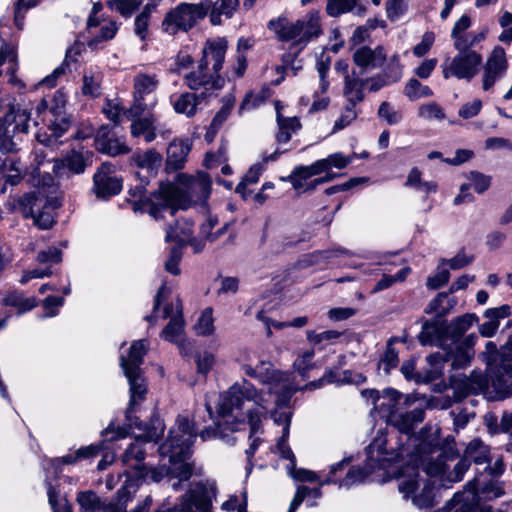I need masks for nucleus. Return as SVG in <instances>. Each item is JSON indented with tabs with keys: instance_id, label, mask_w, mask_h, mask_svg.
Wrapping results in <instances>:
<instances>
[{
	"instance_id": "obj_1",
	"label": "nucleus",
	"mask_w": 512,
	"mask_h": 512,
	"mask_svg": "<svg viewBox=\"0 0 512 512\" xmlns=\"http://www.w3.org/2000/svg\"><path fill=\"white\" fill-rule=\"evenodd\" d=\"M268 402L265 395L246 380L233 384L219 396L218 415L235 420L230 432L240 430L247 419L251 439L250 446L245 451L248 459L253 457L261 442L256 435L262 432V420L266 418Z\"/></svg>"
},
{
	"instance_id": "obj_2",
	"label": "nucleus",
	"mask_w": 512,
	"mask_h": 512,
	"mask_svg": "<svg viewBox=\"0 0 512 512\" xmlns=\"http://www.w3.org/2000/svg\"><path fill=\"white\" fill-rule=\"evenodd\" d=\"M395 452L403 451L398 459L409 457L411 466L402 469L397 475L398 490L405 499H411L414 506L419 509H428L434 505L433 486L429 480L420 477L418 468L422 469L427 475L432 477L442 476L446 473L447 465L441 457L426 462L425 455L432 452L431 445L422 442L418 444L412 452L404 444H399L394 448Z\"/></svg>"
},
{
	"instance_id": "obj_3",
	"label": "nucleus",
	"mask_w": 512,
	"mask_h": 512,
	"mask_svg": "<svg viewBox=\"0 0 512 512\" xmlns=\"http://www.w3.org/2000/svg\"><path fill=\"white\" fill-rule=\"evenodd\" d=\"M197 437V428L188 418L179 416L174 427L169 432L167 440L159 447L162 457H167L169 466H163L159 471H152V479L159 482L164 475L188 480L193 473L192 464L188 462L190 448Z\"/></svg>"
},
{
	"instance_id": "obj_4",
	"label": "nucleus",
	"mask_w": 512,
	"mask_h": 512,
	"mask_svg": "<svg viewBox=\"0 0 512 512\" xmlns=\"http://www.w3.org/2000/svg\"><path fill=\"white\" fill-rule=\"evenodd\" d=\"M143 183L129 189V202L134 212H146L155 220L164 217L165 212L173 216L177 210L189 208L193 202L192 196L188 197L178 186L172 183H161L159 188L145 196Z\"/></svg>"
},
{
	"instance_id": "obj_5",
	"label": "nucleus",
	"mask_w": 512,
	"mask_h": 512,
	"mask_svg": "<svg viewBox=\"0 0 512 512\" xmlns=\"http://www.w3.org/2000/svg\"><path fill=\"white\" fill-rule=\"evenodd\" d=\"M391 440L388 439L387 434L379 432L366 449L367 460L365 466L363 468L352 467L342 481L341 486L349 487L361 483L375 470L386 469L392 462L398 460L403 451L395 452L394 447L387 449L386 446Z\"/></svg>"
},
{
	"instance_id": "obj_6",
	"label": "nucleus",
	"mask_w": 512,
	"mask_h": 512,
	"mask_svg": "<svg viewBox=\"0 0 512 512\" xmlns=\"http://www.w3.org/2000/svg\"><path fill=\"white\" fill-rule=\"evenodd\" d=\"M268 28L279 40L291 42L299 51L322 33L320 16L317 13H309L295 22L285 18L271 20Z\"/></svg>"
},
{
	"instance_id": "obj_7",
	"label": "nucleus",
	"mask_w": 512,
	"mask_h": 512,
	"mask_svg": "<svg viewBox=\"0 0 512 512\" xmlns=\"http://www.w3.org/2000/svg\"><path fill=\"white\" fill-rule=\"evenodd\" d=\"M136 490L133 481H126L118 490L114 503L103 502L93 491L80 492L77 495V502L82 512H125L126 505L132 500ZM151 502V498L147 497L133 512H148Z\"/></svg>"
},
{
	"instance_id": "obj_8",
	"label": "nucleus",
	"mask_w": 512,
	"mask_h": 512,
	"mask_svg": "<svg viewBox=\"0 0 512 512\" xmlns=\"http://www.w3.org/2000/svg\"><path fill=\"white\" fill-rule=\"evenodd\" d=\"M385 394L388 401L380 404V410L386 412L387 423L395 427L401 434L406 435L407 440H412L411 435L415 426L424 420V409L415 407L407 411L403 405L408 403V397L402 403L403 396L399 392L388 389L385 390Z\"/></svg>"
},
{
	"instance_id": "obj_9",
	"label": "nucleus",
	"mask_w": 512,
	"mask_h": 512,
	"mask_svg": "<svg viewBox=\"0 0 512 512\" xmlns=\"http://www.w3.org/2000/svg\"><path fill=\"white\" fill-rule=\"evenodd\" d=\"M8 111L0 117V149L4 153L17 150L19 135L29 129L31 107L24 103H7Z\"/></svg>"
},
{
	"instance_id": "obj_10",
	"label": "nucleus",
	"mask_w": 512,
	"mask_h": 512,
	"mask_svg": "<svg viewBox=\"0 0 512 512\" xmlns=\"http://www.w3.org/2000/svg\"><path fill=\"white\" fill-rule=\"evenodd\" d=\"M243 370L246 375L259 379L263 383L270 384L269 392L281 393L285 399L290 398L292 394L301 389L288 383V374L272 370V365L269 362L262 361L255 368L250 365H244ZM324 384V380L321 377L316 381L309 382L302 389L315 390Z\"/></svg>"
},
{
	"instance_id": "obj_11",
	"label": "nucleus",
	"mask_w": 512,
	"mask_h": 512,
	"mask_svg": "<svg viewBox=\"0 0 512 512\" xmlns=\"http://www.w3.org/2000/svg\"><path fill=\"white\" fill-rule=\"evenodd\" d=\"M496 344L488 341L485 350L479 358L486 364L490 374L491 387L495 393V400H504L512 397V368L502 367L496 357Z\"/></svg>"
},
{
	"instance_id": "obj_12",
	"label": "nucleus",
	"mask_w": 512,
	"mask_h": 512,
	"mask_svg": "<svg viewBox=\"0 0 512 512\" xmlns=\"http://www.w3.org/2000/svg\"><path fill=\"white\" fill-rule=\"evenodd\" d=\"M207 12L208 6L204 3H180L166 14L162 22V28L171 35L178 31H188L196 25L198 20L203 19Z\"/></svg>"
},
{
	"instance_id": "obj_13",
	"label": "nucleus",
	"mask_w": 512,
	"mask_h": 512,
	"mask_svg": "<svg viewBox=\"0 0 512 512\" xmlns=\"http://www.w3.org/2000/svg\"><path fill=\"white\" fill-rule=\"evenodd\" d=\"M160 80L155 73L138 72L133 78V103L129 112L138 117L150 111L156 104L154 93Z\"/></svg>"
},
{
	"instance_id": "obj_14",
	"label": "nucleus",
	"mask_w": 512,
	"mask_h": 512,
	"mask_svg": "<svg viewBox=\"0 0 512 512\" xmlns=\"http://www.w3.org/2000/svg\"><path fill=\"white\" fill-rule=\"evenodd\" d=\"M65 104L64 94L57 91L46 115L47 128L50 131V135L38 133L37 138L39 142L51 145L68 130L70 121L65 112Z\"/></svg>"
},
{
	"instance_id": "obj_15",
	"label": "nucleus",
	"mask_w": 512,
	"mask_h": 512,
	"mask_svg": "<svg viewBox=\"0 0 512 512\" xmlns=\"http://www.w3.org/2000/svg\"><path fill=\"white\" fill-rule=\"evenodd\" d=\"M482 61V56L478 52H458L453 58H447L441 64L443 77L471 81L477 75Z\"/></svg>"
},
{
	"instance_id": "obj_16",
	"label": "nucleus",
	"mask_w": 512,
	"mask_h": 512,
	"mask_svg": "<svg viewBox=\"0 0 512 512\" xmlns=\"http://www.w3.org/2000/svg\"><path fill=\"white\" fill-rule=\"evenodd\" d=\"M184 80L191 90H202L199 95L205 99L222 89L225 83L224 78L220 74L202 67L200 63L196 70L184 76Z\"/></svg>"
},
{
	"instance_id": "obj_17",
	"label": "nucleus",
	"mask_w": 512,
	"mask_h": 512,
	"mask_svg": "<svg viewBox=\"0 0 512 512\" xmlns=\"http://www.w3.org/2000/svg\"><path fill=\"white\" fill-rule=\"evenodd\" d=\"M474 354V351L466 350L455 343L454 348L446 353L445 358L439 353L429 355L427 360L432 365L433 369L429 372L428 380H434L442 374L443 363L445 361H451L453 369L466 368L470 365Z\"/></svg>"
},
{
	"instance_id": "obj_18",
	"label": "nucleus",
	"mask_w": 512,
	"mask_h": 512,
	"mask_svg": "<svg viewBox=\"0 0 512 512\" xmlns=\"http://www.w3.org/2000/svg\"><path fill=\"white\" fill-rule=\"evenodd\" d=\"M450 385L456 397L461 399L486 391L489 387V378L482 371L473 370L469 376L462 373L452 375Z\"/></svg>"
},
{
	"instance_id": "obj_19",
	"label": "nucleus",
	"mask_w": 512,
	"mask_h": 512,
	"mask_svg": "<svg viewBox=\"0 0 512 512\" xmlns=\"http://www.w3.org/2000/svg\"><path fill=\"white\" fill-rule=\"evenodd\" d=\"M122 189V179L116 175L115 166L109 162L102 163L93 177V191L97 197H110Z\"/></svg>"
},
{
	"instance_id": "obj_20",
	"label": "nucleus",
	"mask_w": 512,
	"mask_h": 512,
	"mask_svg": "<svg viewBox=\"0 0 512 512\" xmlns=\"http://www.w3.org/2000/svg\"><path fill=\"white\" fill-rule=\"evenodd\" d=\"M508 62L506 53L500 46H496L488 56L482 74V88L484 91L492 89L506 73Z\"/></svg>"
},
{
	"instance_id": "obj_21",
	"label": "nucleus",
	"mask_w": 512,
	"mask_h": 512,
	"mask_svg": "<svg viewBox=\"0 0 512 512\" xmlns=\"http://www.w3.org/2000/svg\"><path fill=\"white\" fill-rule=\"evenodd\" d=\"M354 64L363 71L375 70L388 62L387 52L381 45L372 48L362 45L354 49L352 54Z\"/></svg>"
},
{
	"instance_id": "obj_22",
	"label": "nucleus",
	"mask_w": 512,
	"mask_h": 512,
	"mask_svg": "<svg viewBox=\"0 0 512 512\" xmlns=\"http://www.w3.org/2000/svg\"><path fill=\"white\" fill-rule=\"evenodd\" d=\"M163 318H169V323L162 330L160 336L162 339L179 343L184 332V320L182 316V305L179 299L175 303L165 306L163 310Z\"/></svg>"
},
{
	"instance_id": "obj_23",
	"label": "nucleus",
	"mask_w": 512,
	"mask_h": 512,
	"mask_svg": "<svg viewBox=\"0 0 512 512\" xmlns=\"http://www.w3.org/2000/svg\"><path fill=\"white\" fill-rule=\"evenodd\" d=\"M403 66L400 62V56L393 54L389 57L388 62L382 73L376 74L365 81L371 92H377L383 87L399 81L402 77Z\"/></svg>"
},
{
	"instance_id": "obj_24",
	"label": "nucleus",
	"mask_w": 512,
	"mask_h": 512,
	"mask_svg": "<svg viewBox=\"0 0 512 512\" xmlns=\"http://www.w3.org/2000/svg\"><path fill=\"white\" fill-rule=\"evenodd\" d=\"M478 479L469 481L463 491L454 494L442 512H472L478 502Z\"/></svg>"
},
{
	"instance_id": "obj_25",
	"label": "nucleus",
	"mask_w": 512,
	"mask_h": 512,
	"mask_svg": "<svg viewBox=\"0 0 512 512\" xmlns=\"http://www.w3.org/2000/svg\"><path fill=\"white\" fill-rule=\"evenodd\" d=\"M228 44L225 38H217L206 42L203 56L200 60L202 67L219 74L223 67Z\"/></svg>"
},
{
	"instance_id": "obj_26",
	"label": "nucleus",
	"mask_w": 512,
	"mask_h": 512,
	"mask_svg": "<svg viewBox=\"0 0 512 512\" xmlns=\"http://www.w3.org/2000/svg\"><path fill=\"white\" fill-rule=\"evenodd\" d=\"M117 32L115 22L110 20H99L91 15L87 22L88 40L87 45L90 48L96 49L105 41L114 38Z\"/></svg>"
},
{
	"instance_id": "obj_27",
	"label": "nucleus",
	"mask_w": 512,
	"mask_h": 512,
	"mask_svg": "<svg viewBox=\"0 0 512 512\" xmlns=\"http://www.w3.org/2000/svg\"><path fill=\"white\" fill-rule=\"evenodd\" d=\"M135 371L134 369L128 368V370L124 372L130 386V400L126 410V417L130 421L132 420V413L136 411V406L145 399L147 393V385L142 376V371Z\"/></svg>"
},
{
	"instance_id": "obj_28",
	"label": "nucleus",
	"mask_w": 512,
	"mask_h": 512,
	"mask_svg": "<svg viewBox=\"0 0 512 512\" xmlns=\"http://www.w3.org/2000/svg\"><path fill=\"white\" fill-rule=\"evenodd\" d=\"M283 105L280 101H275L276 121L278 125V133L276 134V141L278 144L288 143L293 133H296L301 128V123L296 116L285 117L281 110Z\"/></svg>"
},
{
	"instance_id": "obj_29",
	"label": "nucleus",
	"mask_w": 512,
	"mask_h": 512,
	"mask_svg": "<svg viewBox=\"0 0 512 512\" xmlns=\"http://www.w3.org/2000/svg\"><path fill=\"white\" fill-rule=\"evenodd\" d=\"M87 164L84 155L78 151H71L62 159L54 164V171L58 176H64L67 173L81 174L85 171Z\"/></svg>"
},
{
	"instance_id": "obj_30",
	"label": "nucleus",
	"mask_w": 512,
	"mask_h": 512,
	"mask_svg": "<svg viewBox=\"0 0 512 512\" xmlns=\"http://www.w3.org/2000/svg\"><path fill=\"white\" fill-rule=\"evenodd\" d=\"M336 174H327L323 177H319L310 180L309 176L304 172L301 166L296 167L292 174L289 176V181L295 190L301 192L313 191L318 185L332 181Z\"/></svg>"
},
{
	"instance_id": "obj_31",
	"label": "nucleus",
	"mask_w": 512,
	"mask_h": 512,
	"mask_svg": "<svg viewBox=\"0 0 512 512\" xmlns=\"http://www.w3.org/2000/svg\"><path fill=\"white\" fill-rule=\"evenodd\" d=\"M162 160V155L155 149L138 151L131 156V162L135 166L151 174H155L158 171L162 165Z\"/></svg>"
},
{
	"instance_id": "obj_32",
	"label": "nucleus",
	"mask_w": 512,
	"mask_h": 512,
	"mask_svg": "<svg viewBox=\"0 0 512 512\" xmlns=\"http://www.w3.org/2000/svg\"><path fill=\"white\" fill-rule=\"evenodd\" d=\"M191 150L189 140L174 139L167 148V162L174 169H181Z\"/></svg>"
},
{
	"instance_id": "obj_33",
	"label": "nucleus",
	"mask_w": 512,
	"mask_h": 512,
	"mask_svg": "<svg viewBox=\"0 0 512 512\" xmlns=\"http://www.w3.org/2000/svg\"><path fill=\"white\" fill-rule=\"evenodd\" d=\"M146 352L147 343L144 340L134 341L130 347L128 357L123 355L120 357V366L123 372H126L128 368L136 370L135 372L142 371L140 366Z\"/></svg>"
},
{
	"instance_id": "obj_34",
	"label": "nucleus",
	"mask_w": 512,
	"mask_h": 512,
	"mask_svg": "<svg viewBox=\"0 0 512 512\" xmlns=\"http://www.w3.org/2000/svg\"><path fill=\"white\" fill-rule=\"evenodd\" d=\"M96 147L100 152L113 157L121 154H127L130 151V148L122 139L108 134L98 135L96 138Z\"/></svg>"
},
{
	"instance_id": "obj_35",
	"label": "nucleus",
	"mask_w": 512,
	"mask_h": 512,
	"mask_svg": "<svg viewBox=\"0 0 512 512\" xmlns=\"http://www.w3.org/2000/svg\"><path fill=\"white\" fill-rule=\"evenodd\" d=\"M37 198L34 195L27 194L20 200L22 212L25 217L34 218L35 223L42 229H48L53 224V218L49 213L36 214L34 206L36 205Z\"/></svg>"
},
{
	"instance_id": "obj_36",
	"label": "nucleus",
	"mask_w": 512,
	"mask_h": 512,
	"mask_svg": "<svg viewBox=\"0 0 512 512\" xmlns=\"http://www.w3.org/2000/svg\"><path fill=\"white\" fill-rule=\"evenodd\" d=\"M203 100L205 98L199 94L186 92L172 99V105L176 113L192 117L196 114L197 107Z\"/></svg>"
},
{
	"instance_id": "obj_37",
	"label": "nucleus",
	"mask_w": 512,
	"mask_h": 512,
	"mask_svg": "<svg viewBox=\"0 0 512 512\" xmlns=\"http://www.w3.org/2000/svg\"><path fill=\"white\" fill-rule=\"evenodd\" d=\"M490 452V447L487 444L481 439L475 438L467 444L463 457L470 463L473 461L475 464L482 465L490 462Z\"/></svg>"
},
{
	"instance_id": "obj_38",
	"label": "nucleus",
	"mask_w": 512,
	"mask_h": 512,
	"mask_svg": "<svg viewBox=\"0 0 512 512\" xmlns=\"http://www.w3.org/2000/svg\"><path fill=\"white\" fill-rule=\"evenodd\" d=\"M487 32V28L469 31L468 33L453 40V46L458 52H476L473 48L486 39Z\"/></svg>"
},
{
	"instance_id": "obj_39",
	"label": "nucleus",
	"mask_w": 512,
	"mask_h": 512,
	"mask_svg": "<svg viewBox=\"0 0 512 512\" xmlns=\"http://www.w3.org/2000/svg\"><path fill=\"white\" fill-rule=\"evenodd\" d=\"M193 235V223L187 219L178 220L176 226H169L166 231L165 240L167 242L175 241L183 246L188 244Z\"/></svg>"
},
{
	"instance_id": "obj_40",
	"label": "nucleus",
	"mask_w": 512,
	"mask_h": 512,
	"mask_svg": "<svg viewBox=\"0 0 512 512\" xmlns=\"http://www.w3.org/2000/svg\"><path fill=\"white\" fill-rule=\"evenodd\" d=\"M239 8L238 0H217L213 3L210 11V22L212 25H221L222 17L230 19Z\"/></svg>"
},
{
	"instance_id": "obj_41",
	"label": "nucleus",
	"mask_w": 512,
	"mask_h": 512,
	"mask_svg": "<svg viewBox=\"0 0 512 512\" xmlns=\"http://www.w3.org/2000/svg\"><path fill=\"white\" fill-rule=\"evenodd\" d=\"M364 86L365 81L358 78L354 72L351 75H346L343 92L348 103L356 105L364 100Z\"/></svg>"
},
{
	"instance_id": "obj_42",
	"label": "nucleus",
	"mask_w": 512,
	"mask_h": 512,
	"mask_svg": "<svg viewBox=\"0 0 512 512\" xmlns=\"http://www.w3.org/2000/svg\"><path fill=\"white\" fill-rule=\"evenodd\" d=\"M225 420L218 423L215 428L207 427L202 430L199 434L203 441L219 438L227 444H233L234 438H230L226 431H230V428L235 424V420L232 417H223Z\"/></svg>"
},
{
	"instance_id": "obj_43",
	"label": "nucleus",
	"mask_w": 512,
	"mask_h": 512,
	"mask_svg": "<svg viewBox=\"0 0 512 512\" xmlns=\"http://www.w3.org/2000/svg\"><path fill=\"white\" fill-rule=\"evenodd\" d=\"M354 9H356L355 14L357 15L365 13V8L361 5L357 6L356 0H327L326 12L331 17H338Z\"/></svg>"
},
{
	"instance_id": "obj_44",
	"label": "nucleus",
	"mask_w": 512,
	"mask_h": 512,
	"mask_svg": "<svg viewBox=\"0 0 512 512\" xmlns=\"http://www.w3.org/2000/svg\"><path fill=\"white\" fill-rule=\"evenodd\" d=\"M284 429L282 432V436L278 441L277 449L280 454V457L289 461L286 468L293 469L296 464V458L291 450L290 446L287 444V439L289 437V427L290 420L288 416L283 415Z\"/></svg>"
},
{
	"instance_id": "obj_45",
	"label": "nucleus",
	"mask_w": 512,
	"mask_h": 512,
	"mask_svg": "<svg viewBox=\"0 0 512 512\" xmlns=\"http://www.w3.org/2000/svg\"><path fill=\"white\" fill-rule=\"evenodd\" d=\"M144 440L136 439L123 454V462L133 468H139L145 458Z\"/></svg>"
},
{
	"instance_id": "obj_46",
	"label": "nucleus",
	"mask_w": 512,
	"mask_h": 512,
	"mask_svg": "<svg viewBox=\"0 0 512 512\" xmlns=\"http://www.w3.org/2000/svg\"><path fill=\"white\" fill-rule=\"evenodd\" d=\"M443 333L442 327L436 322H425L418 335L419 342L426 345H434L439 342Z\"/></svg>"
},
{
	"instance_id": "obj_47",
	"label": "nucleus",
	"mask_w": 512,
	"mask_h": 512,
	"mask_svg": "<svg viewBox=\"0 0 512 512\" xmlns=\"http://www.w3.org/2000/svg\"><path fill=\"white\" fill-rule=\"evenodd\" d=\"M314 350H306L298 354L297 358L293 362V369L303 378L309 377L310 370L316 367L313 362Z\"/></svg>"
},
{
	"instance_id": "obj_48",
	"label": "nucleus",
	"mask_w": 512,
	"mask_h": 512,
	"mask_svg": "<svg viewBox=\"0 0 512 512\" xmlns=\"http://www.w3.org/2000/svg\"><path fill=\"white\" fill-rule=\"evenodd\" d=\"M411 273V268L406 266L399 270L395 275L383 274L382 278L371 289L372 294L379 293L390 288L396 282H403Z\"/></svg>"
},
{
	"instance_id": "obj_49",
	"label": "nucleus",
	"mask_w": 512,
	"mask_h": 512,
	"mask_svg": "<svg viewBox=\"0 0 512 512\" xmlns=\"http://www.w3.org/2000/svg\"><path fill=\"white\" fill-rule=\"evenodd\" d=\"M1 172L6 178V182L11 185H16L21 180V168L19 167V161L14 157H6L0 166Z\"/></svg>"
},
{
	"instance_id": "obj_50",
	"label": "nucleus",
	"mask_w": 512,
	"mask_h": 512,
	"mask_svg": "<svg viewBox=\"0 0 512 512\" xmlns=\"http://www.w3.org/2000/svg\"><path fill=\"white\" fill-rule=\"evenodd\" d=\"M102 75L99 70L90 69L84 73L82 92L84 95L96 97L100 93Z\"/></svg>"
},
{
	"instance_id": "obj_51",
	"label": "nucleus",
	"mask_w": 512,
	"mask_h": 512,
	"mask_svg": "<svg viewBox=\"0 0 512 512\" xmlns=\"http://www.w3.org/2000/svg\"><path fill=\"white\" fill-rule=\"evenodd\" d=\"M404 95L410 100L415 101L420 98L430 97L432 96V90L426 86L421 84L417 79H410L403 90Z\"/></svg>"
},
{
	"instance_id": "obj_52",
	"label": "nucleus",
	"mask_w": 512,
	"mask_h": 512,
	"mask_svg": "<svg viewBox=\"0 0 512 512\" xmlns=\"http://www.w3.org/2000/svg\"><path fill=\"white\" fill-rule=\"evenodd\" d=\"M214 329L213 310L210 307L205 308L194 325V330L197 335L208 336L214 332Z\"/></svg>"
},
{
	"instance_id": "obj_53",
	"label": "nucleus",
	"mask_w": 512,
	"mask_h": 512,
	"mask_svg": "<svg viewBox=\"0 0 512 512\" xmlns=\"http://www.w3.org/2000/svg\"><path fill=\"white\" fill-rule=\"evenodd\" d=\"M378 117L388 125H397L402 121L403 115L391 103L384 101L380 104L377 112Z\"/></svg>"
},
{
	"instance_id": "obj_54",
	"label": "nucleus",
	"mask_w": 512,
	"mask_h": 512,
	"mask_svg": "<svg viewBox=\"0 0 512 512\" xmlns=\"http://www.w3.org/2000/svg\"><path fill=\"white\" fill-rule=\"evenodd\" d=\"M355 156H356V154L346 156L341 152H337V153L328 155L326 158L321 159L324 162L326 175L331 174L330 170L332 168L344 169L353 161Z\"/></svg>"
},
{
	"instance_id": "obj_55",
	"label": "nucleus",
	"mask_w": 512,
	"mask_h": 512,
	"mask_svg": "<svg viewBox=\"0 0 512 512\" xmlns=\"http://www.w3.org/2000/svg\"><path fill=\"white\" fill-rule=\"evenodd\" d=\"M4 303L17 307L19 313H24L36 306V299L34 297L24 298L23 295L19 293H11L4 298Z\"/></svg>"
},
{
	"instance_id": "obj_56",
	"label": "nucleus",
	"mask_w": 512,
	"mask_h": 512,
	"mask_svg": "<svg viewBox=\"0 0 512 512\" xmlns=\"http://www.w3.org/2000/svg\"><path fill=\"white\" fill-rule=\"evenodd\" d=\"M191 194H199V200H206L211 190V180L206 174H201L190 183Z\"/></svg>"
},
{
	"instance_id": "obj_57",
	"label": "nucleus",
	"mask_w": 512,
	"mask_h": 512,
	"mask_svg": "<svg viewBox=\"0 0 512 512\" xmlns=\"http://www.w3.org/2000/svg\"><path fill=\"white\" fill-rule=\"evenodd\" d=\"M308 496H313L315 499L321 496L320 488H309L307 486H299L291 501L288 512H296L297 508L301 505L304 499Z\"/></svg>"
},
{
	"instance_id": "obj_58",
	"label": "nucleus",
	"mask_w": 512,
	"mask_h": 512,
	"mask_svg": "<svg viewBox=\"0 0 512 512\" xmlns=\"http://www.w3.org/2000/svg\"><path fill=\"white\" fill-rule=\"evenodd\" d=\"M264 171L263 163H256L250 167L242 181L237 185L236 192L241 193L244 192V189L251 184H255L258 182L260 175Z\"/></svg>"
},
{
	"instance_id": "obj_59",
	"label": "nucleus",
	"mask_w": 512,
	"mask_h": 512,
	"mask_svg": "<svg viewBox=\"0 0 512 512\" xmlns=\"http://www.w3.org/2000/svg\"><path fill=\"white\" fill-rule=\"evenodd\" d=\"M418 116L425 120H442L445 118L443 109L435 102L421 105L418 110Z\"/></svg>"
},
{
	"instance_id": "obj_60",
	"label": "nucleus",
	"mask_w": 512,
	"mask_h": 512,
	"mask_svg": "<svg viewBox=\"0 0 512 512\" xmlns=\"http://www.w3.org/2000/svg\"><path fill=\"white\" fill-rule=\"evenodd\" d=\"M341 333L336 330H327L321 333H316L314 331H307V339L310 343L314 345H318L321 343H332L334 340L339 338Z\"/></svg>"
},
{
	"instance_id": "obj_61",
	"label": "nucleus",
	"mask_w": 512,
	"mask_h": 512,
	"mask_svg": "<svg viewBox=\"0 0 512 512\" xmlns=\"http://www.w3.org/2000/svg\"><path fill=\"white\" fill-rule=\"evenodd\" d=\"M153 6L146 5L135 19V33L144 40Z\"/></svg>"
},
{
	"instance_id": "obj_62",
	"label": "nucleus",
	"mask_w": 512,
	"mask_h": 512,
	"mask_svg": "<svg viewBox=\"0 0 512 512\" xmlns=\"http://www.w3.org/2000/svg\"><path fill=\"white\" fill-rule=\"evenodd\" d=\"M356 105L348 103L345 110L342 112L340 117L335 121L333 132L339 131L347 127L357 117V111L355 110Z\"/></svg>"
},
{
	"instance_id": "obj_63",
	"label": "nucleus",
	"mask_w": 512,
	"mask_h": 512,
	"mask_svg": "<svg viewBox=\"0 0 512 512\" xmlns=\"http://www.w3.org/2000/svg\"><path fill=\"white\" fill-rule=\"evenodd\" d=\"M470 188L472 187L477 193L481 194L485 192L491 183V179L489 176L481 174L479 172H471L470 176Z\"/></svg>"
},
{
	"instance_id": "obj_64",
	"label": "nucleus",
	"mask_w": 512,
	"mask_h": 512,
	"mask_svg": "<svg viewBox=\"0 0 512 512\" xmlns=\"http://www.w3.org/2000/svg\"><path fill=\"white\" fill-rule=\"evenodd\" d=\"M494 357L500 360L502 367L512 368V338L500 350L496 348V355Z\"/></svg>"
}]
</instances>
